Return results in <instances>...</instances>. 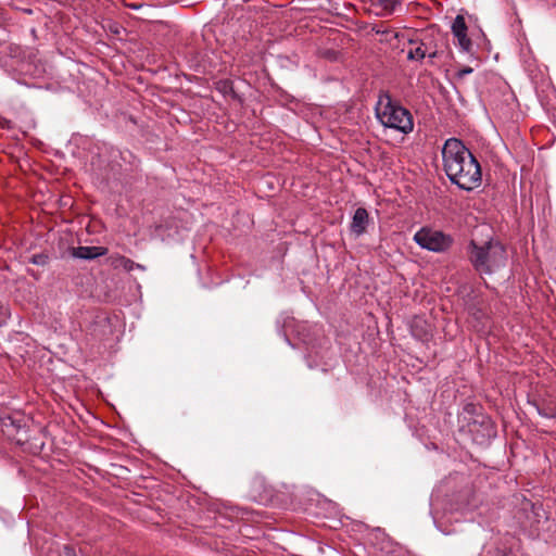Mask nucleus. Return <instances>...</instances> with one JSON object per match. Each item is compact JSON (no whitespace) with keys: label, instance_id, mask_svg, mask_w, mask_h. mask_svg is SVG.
Listing matches in <instances>:
<instances>
[{"label":"nucleus","instance_id":"1","mask_svg":"<svg viewBox=\"0 0 556 556\" xmlns=\"http://www.w3.org/2000/svg\"><path fill=\"white\" fill-rule=\"evenodd\" d=\"M443 169L453 185L472 191L481 185V167L470 150L457 138H448L442 148Z\"/></svg>","mask_w":556,"mask_h":556},{"label":"nucleus","instance_id":"2","mask_svg":"<svg viewBox=\"0 0 556 556\" xmlns=\"http://www.w3.org/2000/svg\"><path fill=\"white\" fill-rule=\"evenodd\" d=\"M468 260L480 275H492L505 267L507 251L497 240L490 239L478 243L471 240L467 247Z\"/></svg>","mask_w":556,"mask_h":556},{"label":"nucleus","instance_id":"3","mask_svg":"<svg viewBox=\"0 0 556 556\" xmlns=\"http://www.w3.org/2000/svg\"><path fill=\"white\" fill-rule=\"evenodd\" d=\"M376 117L386 128L407 135L414 129L413 116L408 110L394 102L388 92L379 96L375 108Z\"/></svg>","mask_w":556,"mask_h":556},{"label":"nucleus","instance_id":"4","mask_svg":"<svg viewBox=\"0 0 556 556\" xmlns=\"http://www.w3.org/2000/svg\"><path fill=\"white\" fill-rule=\"evenodd\" d=\"M414 241L424 250L434 253L446 252L454 240L451 235L429 227H422L414 235Z\"/></svg>","mask_w":556,"mask_h":556},{"label":"nucleus","instance_id":"5","mask_svg":"<svg viewBox=\"0 0 556 556\" xmlns=\"http://www.w3.org/2000/svg\"><path fill=\"white\" fill-rule=\"evenodd\" d=\"M108 253V249L103 247H77L71 250V255L80 260H94Z\"/></svg>","mask_w":556,"mask_h":556},{"label":"nucleus","instance_id":"6","mask_svg":"<svg viewBox=\"0 0 556 556\" xmlns=\"http://www.w3.org/2000/svg\"><path fill=\"white\" fill-rule=\"evenodd\" d=\"M368 224V213L364 207H358L353 215L351 223V231L356 236H361L365 232Z\"/></svg>","mask_w":556,"mask_h":556},{"label":"nucleus","instance_id":"7","mask_svg":"<svg viewBox=\"0 0 556 556\" xmlns=\"http://www.w3.org/2000/svg\"><path fill=\"white\" fill-rule=\"evenodd\" d=\"M113 265L115 267H121V268L125 269L126 271H132L134 269H140V270L146 269V267L143 265L135 263L134 261H131L130 258H127L125 256H118L117 258H115L113 261Z\"/></svg>","mask_w":556,"mask_h":556},{"label":"nucleus","instance_id":"8","mask_svg":"<svg viewBox=\"0 0 556 556\" xmlns=\"http://www.w3.org/2000/svg\"><path fill=\"white\" fill-rule=\"evenodd\" d=\"M426 37H424L415 49H410L407 59L412 61H421L426 58Z\"/></svg>","mask_w":556,"mask_h":556},{"label":"nucleus","instance_id":"9","mask_svg":"<svg viewBox=\"0 0 556 556\" xmlns=\"http://www.w3.org/2000/svg\"><path fill=\"white\" fill-rule=\"evenodd\" d=\"M532 405L535 407V409L540 416L547 418V419H553L556 417V406L555 405L548 404V405L540 406L538 403H533Z\"/></svg>","mask_w":556,"mask_h":556},{"label":"nucleus","instance_id":"10","mask_svg":"<svg viewBox=\"0 0 556 556\" xmlns=\"http://www.w3.org/2000/svg\"><path fill=\"white\" fill-rule=\"evenodd\" d=\"M402 3L400 0H379L378 7H380L383 10L384 15L392 14L396 11L399 7H401Z\"/></svg>","mask_w":556,"mask_h":556},{"label":"nucleus","instance_id":"11","mask_svg":"<svg viewBox=\"0 0 556 556\" xmlns=\"http://www.w3.org/2000/svg\"><path fill=\"white\" fill-rule=\"evenodd\" d=\"M454 37L457 39V45L463 52L471 51V40L468 38L467 33L456 34Z\"/></svg>","mask_w":556,"mask_h":556},{"label":"nucleus","instance_id":"12","mask_svg":"<svg viewBox=\"0 0 556 556\" xmlns=\"http://www.w3.org/2000/svg\"><path fill=\"white\" fill-rule=\"evenodd\" d=\"M453 35L467 33V25L463 15H457L452 23Z\"/></svg>","mask_w":556,"mask_h":556},{"label":"nucleus","instance_id":"13","mask_svg":"<svg viewBox=\"0 0 556 556\" xmlns=\"http://www.w3.org/2000/svg\"><path fill=\"white\" fill-rule=\"evenodd\" d=\"M1 425L3 429L8 427H14L16 429H20L21 427L20 420H15L11 416L1 418Z\"/></svg>","mask_w":556,"mask_h":556},{"label":"nucleus","instance_id":"14","mask_svg":"<svg viewBox=\"0 0 556 556\" xmlns=\"http://www.w3.org/2000/svg\"><path fill=\"white\" fill-rule=\"evenodd\" d=\"M48 260L46 254H35L31 257V263L38 266H45L48 264Z\"/></svg>","mask_w":556,"mask_h":556},{"label":"nucleus","instance_id":"15","mask_svg":"<svg viewBox=\"0 0 556 556\" xmlns=\"http://www.w3.org/2000/svg\"><path fill=\"white\" fill-rule=\"evenodd\" d=\"M480 424L484 427V429L486 430L489 437L494 434V429H493V426H492V421H491V419L489 417L481 416Z\"/></svg>","mask_w":556,"mask_h":556},{"label":"nucleus","instance_id":"16","mask_svg":"<svg viewBox=\"0 0 556 556\" xmlns=\"http://www.w3.org/2000/svg\"><path fill=\"white\" fill-rule=\"evenodd\" d=\"M438 55H439V51H438L437 47L435 48H427L426 58H428L430 61L438 58Z\"/></svg>","mask_w":556,"mask_h":556},{"label":"nucleus","instance_id":"17","mask_svg":"<svg viewBox=\"0 0 556 556\" xmlns=\"http://www.w3.org/2000/svg\"><path fill=\"white\" fill-rule=\"evenodd\" d=\"M471 73H472V68H471V67H469V66H465V67H463V68L458 70V72H457V76H458L459 78H463V77H465L466 75H469V74H471Z\"/></svg>","mask_w":556,"mask_h":556},{"label":"nucleus","instance_id":"18","mask_svg":"<svg viewBox=\"0 0 556 556\" xmlns=\"http://www.w3.org/2000/svg\"><path fill=\"white\" fill-rule=\"evenodd\" d=\"M63 552L65 556H76L75 548L70 545H64Z\"/></svg>","mask_w":556,"mask_h":556},{"label":"nucleus","instance_id":"19","mask_svg":"<svg viewBox=\"0 0 556 556\" xmlns=\"http://www.w3.org/2000/svg\"><path fill=\"white\" fill-rule=\"evenodd\" d=\"M426 37V48H435V46L432 45V40L429 39L428 35H425Z\"/></svg>","mask_w":556,"mask_h":556},{"label":"nucleus","instance_id":"20","mask_svg":"<svg viewBox=\"0 0 556 556\" xmlns=\"http://www.w3.org/2000/svg\"><path fill=\"white\" fill-rule=\"evenodd\" d=\"M7 312H3L0 317V324L4 321Z\"/></svg>","mask_w":556,"mask_h":556},{"label":"nucleus","instance_id":"21","mask_svg":"<svg viewBox=\"0 0 556 556\" xmlns=\"http://www.w3.org/2000/svg\"><path fill=\"white\" fill-rule=\"evenodd\" d=\"M466 409H467L468 412H471V410H473V409H475V406H473L472 404H469V405H467V406H466Z\"/></svg>","mask_w":556,"mask_h":556},{"label":"nucleus","instance_id":"22","mask_svg":"<svg viewBox=\"0 0 556 556\" xmlns=\"http://www.w3.org/2000/svg\"><path fill=\"white\" fill-rule=\"evenodd\" d=\"M285 340H286L287 343L290 344L289 338L285 337Z\"/></svg>","mask_w":556,"mask_h":556},{"label":"nucleus","instance_id":"23","mask_svg":"<svg viewBox=\"0 0 556 556\" xmlns=\"http://www.w3.org/2000/svg\"><path fill=\"white\" fill-rule=\"evenodd\" d=\"M0 309H3V306L0 304Z\"/></svg>","mask_w":556,"mask_h":556}]
</instances>
